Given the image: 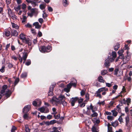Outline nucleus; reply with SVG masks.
Wrapping results in <instances>:
<instances>
[{
	"label": "nucleus",
	"instance_id": "nucleus-47",
	"mask_svg": "<svg viewBox=\"0 0 132 132\" xmlns=\"http://www.w3.org/2000/svg\"><path fill=\"white\" fill-rule=\"evenodd\" d=\"M70 89L69 88H64V91L67 92V93H68L70 92Z\"/></svg>",
	"mask_w": 132,
	"mask_h": 132
},
{
	"label": "nucleus",
	"instance_id": "nucleus-10",
	"mask_svg": "<svg viewBox=\"0 0 132 132\" xmlns=\"http://www.w3.org/2000/svg\"><path fill=\"white\" fill-rule=\"evenodd\" d=\"M11 94L12 92H11V91L9 89H7V90L6 91V93L5 94V95L7 98H8L10 97Z\"/></svg>",
	"mask_w": 132,
	"mask_h": 132
},
{
	"label": "nucleus",
	"instance_id": "nucleus-19",
	"mask_svg": "<svg viewBox=\"0 0 132 132\" xmlns=\"http://www.w3.org/2000/svg\"><path fill=\"white\" fill-rule=\"evenodd\" d=\"M98 81L99 82H102L104 83L105 80L103 79V77L102 76H100L98 78Z\"/></svg>",
	"mask_w": 132,
	"mask_h": 132
},
{
	"label": "nucleus",
	"instance_id": "nucleus-31",
	"mask_svg": "<svg viewBox=\"0 0 132 132\" xmlns=\"http://www.w3.org/2000/svg\"><path fill=\"white\" fill-rule=\"evenodd\" d=\"M28 126V125L25 126V131L26 132H30V129L29 128Z\"/></svg>",
	"mask_w": 132,
	"mask_h": 132
},
{
	"label": "nucleus",
	"instance_id": "nucleus-6",
	"mask_svg": "<svg viewBox=\"0 0 132 132\" xmlns=\"http://www.w3.org/2000/svg\"><path fill=\"white\" fill-rule=\"evenodd\" d=\"M22 42L25 44H27L28 46H31L32 42L29 38H26L24 40H23Z\"/></svg>",
	"mask_w": 132,
	"mask_h": 132
},
{
	"label": "nucleus",
	"instance_id": "nucleus-61",
	"mask_svg": "<svg viewBox=\"0 0 132 132\" xmlns=\"http://www.w3.org/2000/svg\"><path fill=\"white\" fill-rule=\"evenodd\" d=\"M85 94V92L84 90H82L81 92V95L83 96Z\"/></svg>",
	"mask_w": 132,
	"mask_h": 132
},
{
	"label": "nucleus",
	"instance_id": "nucleus-39",
	"mask_svg": "<svg viewBox=\"0 0 132 132\" xmlns=\"http://www.w3.org/2000/svg\"><path fill=\"white\" fill-rule=\"evenodd\" d=\"M93 113L92 114L91 116L93 117H96L98 116V114L97 113L95 112H93Z\"/></svg>",
	"mask_w": 132,
	"mask_h": 132
},
{
	"label": "nucleus",
	"instance_id": "nucleus-12",
	"mask_svg": "<svg viewBox=\"0 0 132 132\" xmlns=\"http://www.w3.org/2000/svg\"><path fill=\"white\" fill-rule=\"evenodd\" d=\"M126 125L127 127V129L129 131L132 126V124L131 122H129L127 123H126Z\"/></svg>",
	"mask_w": 132,
	"mask_h": 132
},
{
	"label": "nucleus",
	"instance_id": "nucleus-58",
	"mask_svg": "<svg viewBox=\"0 0 132 132\" xmlns=\"http://www.w3.org/2000/svg\"><path fill=\"white\" fill-rule=\"evenodd\" d=\"M16 129V128L14 126H13L11 131H15Z\"/></svg>",
	"mask_w": 132,
	"mask_h": 132
},
{
	"label": "nucleus",
	"instance_id": "nucleus-25",
	"mask_svg": "<svg viewBox=\"0 0 132 132\" xmlns=\"http://www.w3.org/2000/svg\"><path fill=\"white\" fill-rule=\"evenodd\" d=\"M110 125L109 123L108 124V132H113L112 129V128L109 127Z\"/></svg>",
	"mask_w": 132,
	"mask_h": 132
},
{
	"label": "nucleus",
	"instance_id": "nucleus-20",
	"mask_svg": "<svg viewBox=\"0 0 132 132\" xmlns=\"http://www.w3.org/2000/svg\"><path fill=\"white\" fill-rule=\"evenodd\" d=\"M119 124L118 122L117 121H116L112 123V125L113 127H117Z\"/></svg>",
	"mask_w": 132,
	"mask_h": 132
},
{
	"label": "nucleus",
	"instance_id": "nucleus-4",
	"mask_svg": "<svg viewBox=\"0 0 132 132\" xmlns=\"http://www.w3.org/2000/svg\"><path fill=\"white\" fill-rule=\"evenodd\" d=\"M78 97H72L70 100V102L72 106H74L75 103L78 100Z\"/></svg>",
	"mask_w": 132,
	"mask_h": 132
},
{
	"label": "nucleus",
	"instance_id": "nucleus-1",
	"mask_svg": "<svg viewBox=\"0 0 132 132\" xmlns=\"http://www.w3.org/2000/svg\"><path fill=\"white\" fill-rule=\"evenodd\" d=\"M65 97L64 95L61 94L57 98L53 96L51 99V101L52 102H55L56 103L61 104V102L65 98Z\"/></svg>",
	"mask_w": 132,
	"mask_h": 132
},
{
	"label": "nucleus",
	"instance_id": "nucleus-5",
	"mask_svg": "<svg viewBox=\"0 0 132 132\" xmlns=\"http://www.w3.org/2000/svg\"><path fill=\"white\" fill-rule=\"evenodd\" d=\"M30 108V105H28L25 106L22 110L23 113H28Z\"/></svg>",
	"mask_w": 132,
	"mask_h": 132
},
{
	"label": "nucleus",
	"instance_id": "nucleus-9",
	"mask_svg": "<svg viewBox=\"0 0 132 132\" xmlns=\"http://www.w3.org/2000/svg\"><path fill=\"white\" fill-rule=\"evenodd\" d=\"M108 88L105 87H102L98 89L97 91L98 93H100L102 92H103L104 91H108Z\"/></svg>",
	"mask_w": 132,
	"mask_h": 132
},
{
	"label": "nucleus",
	"instance_id": "nucleus-22",
	"mask_svg": "<svg viewBox=\"0 0 132 132\" xmlns=\"http://www.w3.org/2000/svg\"><path fill=\"white\" fill-rule=\"evenodd\" d=\"M27 76V73L26 72H24L22 73L21 75V77L22 78H26Z\"/></svg>",
	"mask_w": 132,
	"mask_h": 132
},
{
	"label": "nucleus",
	"instance_id": "nucleus-17",
	"mask_svg": "<svg viewBox=\"0 0 132 132\" xmlns=\"http://www.w3.org/2000/svg\"><path fill=\"white\" fill-rule=\"evenodd\" d=\"M112 57H109V58H111V59H112L113 60V61H114V59L117 56V54L114 51L112 52Z\"/></svg>",
	"mask_w": 132,
	"mask_h": 132
},
{
	"label": "nucleus",
	"instance_id": "nucleus-64",
	"mask_svg": "<svg viewBox=\"0 0 132 132\" xmlns=\"http://www.w3.org/2000/svg\"><path fill=\"white\" fill-rule=\"evenodd\" d=\"M118 120L120 123L123 122L122 118L121 116H120L118 119Z\"/></svg>",
	"mask_w": 132,
	"mask_h": 132
},
{
	"label": "nucleus",
	"instance_id": "nucleus-46",
	"mask_svg": "<svg viewBox=\"0 0 132 132\" xmlns=\"http://www.w3.org/2000/svg\"><path fill=\"white\" fill-rule=\"evenodd\" d=\"M126 122V123H128V122H129V118L128 116H127L125 118Z\"/></svg>",
	"mask_w": 132,
	"mask_h": 132
},
{
	"label": "nucleus",
	"instance_id": "nucleus-48",
	"mask_svg": "<svg viewBox=\"0 0 132 132\" xmlns=\"http://www.w3.org/2000/svg\"><path fill=\"white\" fill-rule=\"evenodd\" d=\"M107 118L109 120H112L114 119V118L112 116H108Z\"/></svg>",
	"mask_w": 132,
	"mask_h": 132
},
{
	"label": "nucleus",
	"instance_id": "nucleus-44",
	"mask_svg": "<svg viewBox=\"0 0 132 132\" xmlns=\"http://www.w3.org/2000/svg\"><path fill=\"white\" fill-rule=\"evenodd\" d=\"M61 103L64 106H66L67 105V103L65 101V100H63L61 102Z\"/></svg>",
	"mask_w": 132,
	"mask_h": 132
},
{
	"label": "nucleus",
	"instance_id": "nucleus-55",
	"mask_svg": "<svg viewBox=\"0 0 132 132\" xmlns=\"http://www.w3.org/2000/svg\"><path fill=\"white\" fill-rule=\"evenodd\" d=\"M48 10L50 12H52L53 11V9L50 6H48Z\"/></svg>",
	"mask_w": 132,
	"mask_h": 132
},
{
	"label": "nucleus",
	"instance_id": "nucleus-26",
	"mask_svg": "<svg viewBox=\"0 0 132 132\" xmlns=\"http://www.w3.org/2000/svg\"><path fill=\"white\" fill-rule=\"evenodd\" d=\"M119 68H115L114 71V75L118 76V73L119 71Z\"/></svg>",
	"mask_w": 132,
	"mask_h": 132
},
{
	"label": "nucleus",
	"instance_id": "nucleus-28",
	"mask_svg": "<svg viewBox=\"0 0 132 132\" xmlns=\"http://www.w3.org/2000/svg\"><path fill=\"white\" fill-rule=\"evenodd\" d=\"M53 95V90L51 89H49L48 92V95L49 96H52Z\"/></svg>",
	"mask_w": 132,
	"mask_h": 132
},
{
	"label": "nucleus",
	"instance_id": "nucleus-36",
	"mask_svg": "<svg viewBox=\"0 0 132 132\" xmlns=\"http://www.w3.org/2000/svg\"><path fill=\"white\" fill-rule=\"evenodd\" d=\"M119 105H120L119 104L116 106V107L117 108L116 110L118 111L119 112H121V108L119 107Z\"/></svg>",
	"mask_w": 132,
	"mask_h": 132
},
{
	"label": "nucleus",
	"instance_id": "nucleus-3",
	"mask_svg": "<svg viewBox=\"0 0 132 132\" xmlns=\"http://www.w3.org/2000/svg\"><path fill=\"white\" fill-rule=\"evenodd\" d=\"M113 60L111 58H109V57H108L105 60V62L104 64L105 67L107 68H108L110 65V63L113 61Z\"/></svg>",
	"mask_w": 132,
	"mask_h": 132
},
{
	"label": "nucleus",
	"instance_id": "nucleus-40",
	"mask_svg": "<svg viewBox=\"0 0 132 132\" xmlns=\"http://www.w3.org/2000/svg\"><path fill=\"white\" fill-rule=\"evenodd\" d=\"M83 98H81L79 99V98H78V103L79 104H80L83 102Z\"/></svg>",
	"mask_w": 132,
	"mask_h": 132
},
{
	"label": "nucleus",
	"instance_id": "nucleus-8",
	"mask_svg": "<svg viewBox=\"0 0 132 132\" xmlns=\"http://www.w3.org/2000/svg\"><path fill=\"white\" fill-rule=\"evenodd\" d=\"M11 35L12 36L16 37L17 36L18 34V32L15 30L13 29L11 31Z\"/></svg>",
	"mask_w": 132,
	"mask_h": 132
},
{
	"label": "nucleus",
	"instance_id": "nucleus-43",
	"mask_svg": "<svg viewBox=\"0 0 132 132\" xmlns=\"http://www.w3.org/2000/svg\"><path fill=\"white\" fill-rule=\"evenodd\" d=\"M96 96L97 97H98L100 98H101L102 97V96L100 94V93H98L97 91L96 92Z\"/></svg>",
	"mask_w": 132,
	"mask_h": 132
},
{
	"label": "nucleus",
	"instance_id": "nucleus-56",
	"mask_svg": "<svg viewBox=\"0 0 132 132\" xmlns=\"http://www.w3.org/2000/svg\"><path fill=\"white\" fill-rule=\"evenodd\" d=\"M32 5L33 7H35L36 6V2L32 1L30 3Z\"/></svg>",
	"mask_w": 132,
	"mask_h": 132
},
{
	"label": "nucleus",
	"instance_id": "nucleus-23",
	"mask_svg": "<svg viewBox=\"0 0 132 132\" xmlns=\"http://www.w3.org/2000/svg\"><path fill=\"white\" fill-rule=\"evenodd\" d=\"M12 27L14 28H15L16 29H18L19 28V26L15 24L14 23H12Z\"/></svg>",
	"mask_w": 132,
	"mask_h": 132
},
{
	"label": "nucleus",
	"instance_id": "nucleus-63",
	"mask_svg": "<svg viewBox=\"0 0 132 132\" xmlns=\"http://www.w3.org/2000/svg\"><path fill=\"white\" fill-rule=\"evenodd\" d=\"M32 104L34 106H36L37 105V102L35 101H34L32 102Z\"/></svg>",
	"mask_w": 132,
	"mask_h": 132
},
{
	"label": "nucleus",
	"instance_id": "nucleus-13",
	"mask_svg": "<svg viewBox=\"0 0 132 132\" xmlns=\"http://www.w3.org/2000/svg\"><path fill=\"white\" fill-rule=\"evenodd\" d=\"M3 34L6 37L9 36L11 34L10 32L8 30H6L4 31Z\"/></svg>",
	"mask_w": 132,
	"mask_h": 132
},
{
	"label": "nucleus",
	"instance_id": "nucleus-32",
	"mask_svg": "<svg viewBox=\"0 0 132 132\" xmlns=\"http://www.w3.org/2000/svg\"><path fill=\"white\" fill-rule=\"evenodd\" d=\"M124 52V51L123 50L121 49L120 50H119L118 52V54L119 55V56H121V55H124L122 54Z\"/></svg>",
	"mask_w": 132,
	"mask_h": 132
},
{
	"label": "nucleus",
	"instance_id": "nucleus-2",
	"mask_svg": "<svg viewBox=\"0 0 132 132\" xmlns=\"http://www.w3.org/2000/svg\"><path fill=\"white\" fill-rule=\"evenodd\" d=\"M40 51L43 53H48L50 52L52 50V47L48 45L46 46H41L39 48Z\"/></svg>",
	"mask_w": 132,
	"mask_h": 132
},
{
	"label": "nucleus",
	"instance_id": "nucleus-42",
	"mask_svg": "<svg viewBox=\"0 0 132 132\" xmlns=\"http://www.w3.org/2000/svg\"><path fill=\"white\" fill-rule=\"evenodd\" d=\"M60 114H59L57 115H54V117L55 118V119H58L60 117Z\"/></svg>",
	"mask_w": 132,
	"mask_h": 132
},
{
	"label": "nucleus",
	"instance_id": "nucleus-57",
	"mask_svg": "<svg viewBox=\"0 0 132 132\" xmlns=\"http://www.w3.org/2000/svg\"><path fill=\"white\" fill-rule=\"evenodd\" d=\"M55 85H51L50 88H49V89H51V90H53V89L54 88L55 86Z\"/></svg>",
	"mask_w": 132,
	"mask_h": 132
},
{
	"label": "nucleus",
	"instance_id": "nucleus-54",
	"mask_svg": "<svg viewBox=\"0 0 132 132\" xmlns=\"http://www.w3.org/2000/svg\"><path fill=\"white\" fill-rule=\"evenodd\" d=\"M7 88V86L6 85H4L2 87V89L5 90Z\"/></svg>",
	"mask_w": 132,
	"mask_h": 132
},
{
	"label": "nucleus",
	"instance_id": "nucleus-38",
	"mask_svg": "<svg viewBox=\"0 0 132 132\" xmlns=\"http://www.w3.org/2000/svg\"><path fill=\"white\" fill-rule=\"evenodd\" d=\"M19 81V78H16L15 80L14 83V86H15L18 83Z\"/></svg>",
	"mask_w": 132,
	"mask_h": 132
},
{
	"label": "nucleus",
	"instance_id": "nucleus-49",
	"mask_svg": "<svg viewBox=\"0 0 132 132\" xmlns=\"http://www.w3.org/2000/svg\"><path fill=\"white\" fill-rule=\"evenodd\" d=\"M11 18L14 20H16L17 19V16L14 14L13 15L11 16Z\"/></svg>",
	"mask_w": 132,
	"mask_h": 132
},
{
	"label": "nucleus",
	"instance_id": "nucleus-60",
	"mask_svg": "<svg viewBox=\"0 0 132 132\" xmlns=\"http://www.w3.org/2000/svg\"><path fill=\"white\" fill-rule=\"evenodd\" d=\"M92 131L93 132H95L97 131L96 130V128L94 126L92 128Z\"/></svg>",
	"mask_w": 132,
	"mask_h": 132
},
{
	"label": "nucleus",
	"instance_id": "nucleus-62",
	"mask_svg": "<svg viewBox=\"0 0 132 132\" xmlns=\"http://www.w3.org/2000/svg\"><path fill=\"white\" fill-rule=\"evenodd\" d=\"M106 84V86L107 87H111L112 86V84H111L109 83H108L105 82Z\"/></svg>",
	"mask_w": 132,
	"mask_h": 132
},
{
	"label": "nucleus",
	"instance_id": "nucleus-52",
	"mask_svg": "<svg viewBox=\"0 0 132 132\" xmlns=\"http://www.w3.org/2000/svg\"><path fill=\"white\" fill-rule=\"evenodd\" d=\"M8 67L10 69L13 67V65L11 63H8Z\"/></svg>",
	"mask_w": 132,
	"mask_h": 132
},
{
	"label": "nucleus",
	"instance_id": "nucleus-30",
	"mask_svg": "<svg viewBox=\"0 0 132 132\" xmlns=\"http://www.w3.org/2000/svg\"><path fill=\"white\" fill-rule=\"evenodd\" d=\"M63 4L64 6L65 7L67 6L68 5V3L67 2V0H63Z\"/></svg>",
	"mask_w": 132,
	"mask_h": 132
},
{
	"label": "nucleus",
	"instance_id": "nucleus-24",
	"mask_svg": "<svg viewBox=\"0 0 132 132\" xmlns=\"http://www.w3.org/2000/svg\"><path fill=\"white\" fill-rule=\"evenodd\" d=\"M111 112L112 113V115L116 117L117 116L118 113L115 110H112Z\"/></svg>",
	"mask_w": 132,
	"mask_h": 132
},
{
	"label": "nucleus",
	"instance_id": "nucleus-51",
	"mask_svg": "<svg viewBox=\"0 0 132 132\" xmlns=\"http://www.w3.org/2000/svg\"><path fill=\"white\" fill-rule=\"evenodd\" d=\"M52 118V116L50 114L47 115V118L49 120H50Z\"/></svg>",
	"mask_w": 132,
	"mask_h": 132
},
{
	"label": "nucleus",
	"instance_id": "nucleus-41",
	"mask_svg": "<svg viewBox=\"0 0 132 132\" xmlns=\"http://www.w3.org/2000/svg\"><path fill=\"white\" fill-rule=\"evenodd\" d=\"M39 110L41 113H44L45 110V109L44 107H41L39 109Z\"/></svg>",
	"mask_w": 132,
	"mask_h": 132
},
{
	"label": "nucleus",
	"instance_id": "nucleus-18",
	"mask_svg": "<svg viewBox=\"0 0 132 132\" xmlns=\"http://www.w3.org/2000/svg\"><path fill=\"white\" fill-rule=\"evenodd\" d=\"M20 39L22 41L26 38L25 35L23 33H21L19 36Z\"/></svg>",
	"mask_w": 132,
	"mask_h": 132
},
{
	"label": "nucleus",
	"instance_id": "nucleus-21",
	"mask_svg": "<svg viewBox=\"0 0 132 132\" xmlns=\"http://www.w3.org/2000/svg\"><path fill=\"white\" fill-rule=\"evenodd\" d=\"M120 47V45L118 43H117L116 45L114 46V50L116 51L118 50Z\"/></svg>",
	"mask_w": 132,
	"mask_h": 132
},
{
	"label": "nucleus",
	"instance_id": "nucleus-59",
	"mask_svg": "<svg viewBox=\"0 0 132 132\" xmlns=\"http://www.w3.org/2000/svg\"><path fill=\"white\" fill-rule=\"evenodd\" d=\"M126 103H131V99L130 98H128L126 100Z\"/></svg>",
	"mask_w": 132,
	"mask_h": 132
},
{
	"label": "nucleus",
	"instance_id": "nucleus-14",
	"mask_svg": "<svg viewBox=\"0 0 132 132\" xmlns=\"http://www.w3.org/2000/svg\"><path fill=\"white\" fill-rule=\"evenodd\" d=\"M127 57H128L127 55L126 56V57H124L123 60V63L124 64H126L127 63L129 60V59L127 58Z\"/></svg>",
	"mask_w": 132,
	"mask_h": 132
},
{
	"label": "nucleus",
	"instance_id": "nucleus-27",
	"mask_svg": "<svg viewBox=\"0 0 132 132\" xmlns=\"http://www.w3.org/2000/svg\"><path fill=\"white\" fill-rule=\"evenodd\" d=\"M107 72V71L106 70H102L101 71V74L103 76L105 75Z\"/></svg>",
	"mask_w": 132,
	"mask_h": 132
},
{
	"label": "nucleus",
	"instance_id": "nucleus-53",
	"mask_svg": "<svg viewBox=\"0 0 132 132\" xmlns=\"http://www.w3.org/2000/svg\"><path fill=\"white\" fill-rule=\"evenodd\" d=\"M86 104V103L84 102L80 104V107L81 108L85 106Z\"/></svg>",
	"mask_w": 132,
	"mask_h": 132
},
{
	"label": "nucleus",
	"instance_id": "nucleus-34",
	"mask_svg": "<svg viewBox=\"0 0 132 132\" xmlns=\"http://www.w3.org/2000/svg\"><path fill=\"white\" fill-rule=\"evenodd\" d=\"M45 10L43 11V17L45 19V18L47 17V15L45 12Z\"/></svg>",
	"mask_w": 132,
	"mask_h": 132
},
{
	"label": "nucleus",
	"instance_id": "nucleus-15",
	"mask_svg": "<svg viewBox=\"0 0 132 132\" xmlns=\"http://www.w3.org/2000/svg\"><path fill=\"white\" fill-rule=\"evenodd\" d=\"M28 53L24 52L23 53L22 58L23 60H26L27 57Z\"/></svg>",
	"mask_w": 132,
	"mask_h": 132
},
{
	"label": "nucleus",
	"instance_id": "nucleus-37",
	"mask_svg": "<svg viewBox=\"0 0 132 132\" xmlns=\"http://www.w3.org/2000/svg\"><path fill=\"white\" fill-rule=\"evenodd\" d=\"M39 7L41 9L43 10L45 9V6L43 4H41L39 5Z\"/></svg>",
	"mask_w": 132,
	"mask_h": 132
},
{
	"label": "nucleus",
	"instance_id": "nucleus-11",
	"mask_svg": "<svg viewBox=\"0 0 132 132\" xmlns=\"http://www.w3.org/2000/svg\"><path fill=\"white\" fill-rule=\"evenodd\" d=\"M129 49V47L128 45L125 44V46L123 47V50H127L126 51V53L127 54V56L128 57H129V55H128V50Z\"/></svg>",
	"mask_w": 132,
	"mask_h": 132
},
{
	"label": "nucleus",
	"instance_id": "nucleus-7",
	"mask_svg": "<svg viewBox=\"0 0 132 132\" xmlns=\"http://www.w3.org/2000/svg\"><path fill=\"white\" fill-rule=\"evenodd\" d=\"M77 82V81L76 79L73 78L71 79V80L70 83L71 84L72 86L76 87V86Z\"/></svg>",
	"mask_w": 132,
	"mask_h": 132
},
{
	"label": "nucleus",
	"instance_id": "nucleus-16",
	"mask_svg": "<svg viewBox=\"0 0 132 132\" xmlns=\"http://www.w3.org/2000/svg\"><path fill=\"white\" fill-rule=\"evenodd\" d=\"M23 113L24 114L23 116V117L26 120L28 119L29 118V113Z\"/></svg>",
	"mask_w": 132,
	"mask_h": 132
},
{
	"label": "nucleus",
	"instance_id": "nucleus-50",
	"mask_svg": "<svg viewBox=\"0 0 132 132\" xmlns=\"http://www.w3.org/2000/svg\"><path fill=\"white\" fill-rule=\"evenodd\" d=\"M26 5L24 4L23 3L22 5V8L23 9H24L26 7Z\"/></svg>",
	"mask_w": 132,
	"mask_h": 132
},
{
	"label": "nucleus",
	"instance_id": "nucleus-29",
	"mask_svg": "<svg viewBox=\"0 0 132 132\" xmlns=\"http://www.w3.org/2000/svg\"><path fill=\"white\" fill-rule=\"evenodd\" d=\"M93 109L94 106H92V104L91 103L90 104L89 107H87V109L88 110H90V109H91L92 112H93L94 111Z\"/></svg>",
	"mask_w": 132,
	"mask_h": 132
},
{
	"label": "nucleus",
	"instance_id": "nucleus-33",
	"mask_svg": "<svg viewBox=\"0 0 132 132\" xmlns=\"http://www.w3.org/2000/svg\"><path fill=\"white\" fill-rule=\"evenodd\" d=\"M31 64V61L30 60H27V62L25 63V64L26 65L28 66Z\"/></svg>",
	"mask_w": 132,
	"mask_h": 132
},
{
	"label": "nucleus",
	"instance_id": "nucleus-45",
	"mask_svg": "<svg viewBox=\"0 0 132 132\" xmlns=\"http://www.w3.org/2000/svg\"><path fill=\"white\" fill-rule=\"evenodd\" d=\"M72 86V85L70 83H69L67 85V87L70 89V88H71Z\"/></svg>",
	"mask_w": 132,
	"mask_h": 132
},
{
	"label": "nucleus",
	"instance_id": "nucleus-35",
	"mask_svg": "<svg viewBox=\"0 0 132 132\" xmlns=\"http://www.w3.org/2000/svg\"><path fill=\"white\" fill-rule=\"evenodd\" d=\"M58 121L56 120H52L51 121H50V123L51 125H53L55 123H56Z\"/></svg>",
	"mask_w": 132,
	"mask_h": 132
}]
</instances>
